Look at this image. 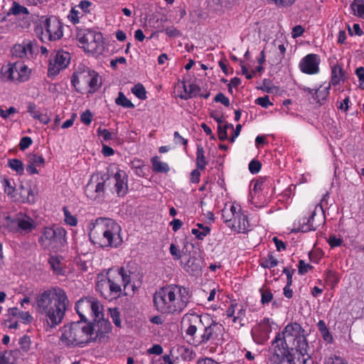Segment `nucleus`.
Segmentation results:
<instances>
[{
	"mask_svg": "<svg viewBox=\"0 0 364 364\" xmlns=\"http://www.w3.org/2000/svg\"><path fill=\"white\" fill-rule=\"evenodd\" d=\"M234 129V126L232 124H226L225 122H219L218 126V137L220 140L223 141L228 138V129Z\"/></svg>",
	"mask_w": 364,
	"mask_h": 364,
	"instance_id": "nucleus-39",
	"label": "nucleus"
},
{
	"mask_svg": "<svg viewBox=\"0 0 364 364\" xmlns=\"http://www.w3.org/2000/svg\"><path fill=\"white\" fill-rule=\"evenodd\" d=\"M183 89L184 92L180 95V97L183 100H188L196 96L200 92L199 86L193 83L184 84Z\"/></svg>",
	"mask_w": 364,
	"mask_h": 364,
	"instance_id": "nucleus-32",
	"label": "nucleus"
},
{
	"mask_svg": "<svg viewBox=\"0 0 364 364\" xmlns=\"http://www.w3.org/2000/svg\"><path fill=\"white\" fill-rule=\"evenodd\" d=\"M261 292V303L263 305L269 304L273 299V294L268 289L260 290Z\"/></svg>",
	"mask_w": 364,
	"mask_h": 364,
	"instance_id": "nucleus-48",
	"label": "nucleus"
},
{
	"mask_svg": "<svg viewBox=\"0 0 364 364\" xmlns=\"http://www.w3.org/2000/svg\"><path fill=\"white\" fill-rule=\"evenodd\" d=\"M91 241L103 247L117 248L123 242L121 226L113 219L99 218L87 225Z\"/></svg>",
	"mask_w": 364,
	"mask_h": 364,
	"instance_id": "nucleus-5",
	"label": "nucleus"
},
{
	"mask_svg": "<svg viewBox=\"0 0 364 364\" xmlns=\"http://www.w3.org/2000/svg\"><path fill=\"white\" fill-rule=\"evenodd\" d=\"M79 9L77 6L72 8L68 16L69 21L74 24L78 23L80 18L83 16V13Z\"/></svg>",
	"mask_w": 364,
	"mask_h": 364,
	"instance_id": "nucleus-45",
	"label": "nucleus"
},
{
	"mask_svg": "<svg viewBox=\"0 0 364 364\" xmlns=\"http://www.w3.org/2000/svg\"><path fill=\"white\" fill-rule=\"evenodd\" d=\"M71 83L77 90L87 87L89 93H94L101 87L102 79L96 71L79 65L72 76Z\"/></svg>",
	"mask_w": 364,
	"mask_h": 364,
	"instance_id": "nucleus-8",
	"label": "nucleus"
},
{
	"mask_svg": "<svg viewBox=\"0 0 364 364\" xmlns=\"http://www.w3.org/2000/svg\"><path fill=\"white\" fill-rule=\"evenodd\" d=\"M31 338L28 336H23L19 339V345L21 347V352L27 353L31 348Z\"/></svg>",
	"mask_w": 364,
	"mask_h": 364,
	"instance_id": "nucleus-47",
	"label": "nucleus"
},
{
	"mask_svg": "<svg viewBox=\"0 0 364 364\" xmlns=\"http://www.w3.org/2000/svg\"><path fill=\"white\" fill-rule=\"evenodd\" d=\"M65 223L70 226L75 227L77 225V218L71 214L67 207L63 208Z\"/></svg>",
	"mask_w": 364,
	"mask_h": 364,
	"instance_id": "nucleus-43",
	"label": "nucleus"
},
{
	"mask_svg": "<svg viewBox=\"0 0 364 364\" xmlns=\"http://www.w3.org/2000/svg\"><path fill=\"white\" fill-rule=\"evenodd\" d=\"M77 41L85 52L100 55L105 50L103 36L100 32L88 29L79 31Z\"/></svg>",
	"mask_w": 364,
	"mask_h": 364,
	"instance_id": "nucleus-9",
	"label": "nucleus"
},
{
	"mask_svg": "<svg viewBox=\"0 0 364 364\" xmlns=\"http://www.w3.org/2000/svg\"><path fill=\"white\" fill-rule=\"evenodd\" d=\"M132 92L139 100H144L146 99V89L144 86L141 83L135 85L132 88Z\"/></svg>",
	"mask_w": 364,
	"mask_h": 364,
	"instance_id": "nucleus-44",
	"label": "nucleus"
},
{
	"mask_svg": "<svg viewBox=\"0 0 364 364\" xmlns=\"http://www.w3.org/2000/svg\"><path fill=\"white\" fill-rule=\"evenodd\" d=\"M18 110L14 107H10L8 109H3L0 108V117L4 119H7L10 115L17 113Z\"/></svg>",
	"mask_w": 364,
	"mask_h": 364,
	"instance_id": "nucleus-59",
	"label": "nucleus"
},
{
	"mask_svg": "<svg viewBox=\"0 0 364 364\" xmlns=\"http://www.w3.org/2000/svg\"><path fill=\"white\" fill-rule=\"evenodd\" d=\"M25 14L28 15L29 11L25 6H23L20 5L18 3L14 1L11 7L10 8L9 11H8L6 16H9L11 14H13L14 16H17L19 14Z\"/></svg>",
	"mask_w": 364,
	"mask_h": 364,
	"instance_id": "nucleus-40",
	"label": "nucleus"
},
{
	"mask_svg": "<svg viewBox=\"0 0 364 364\" xmlns=\"http://www.w3.org/2000/svg\"><path fill=\"white\" fill-rule=\"evenodd\" d=\"M259 264L263 268L271 269L278 264V261L272 254H268L260 259Z\"/></svg>",
	"mask_w": 364,
	"mask_h": 364,
	"instance_id": "nucleus-38",
	"label": "nucleus"
},
{
	"mask_svg": "<svg viewBox=\"0 0 364 364\" xmlns=\"http://www.w3.org/2000/svg\"><path fill=\"white\" fill-rule=\"evenodd\" d=\"M21 356L22 353L18 349L5 350L0 353V364H14Z\"/></svg>",
	"mask_w": 364,
	"mask_h": 364,
	"instance_id": "nucleus-26",
	"label": "nucleus"
},
{
	"mask_svg": "<svg viewBox=\"0 0 364 364\" xmlns=\"http://www.w3.org/2000/svg\"><path fill=\"white\" fill-rule=\"evenodd\" d=\"M1 183L5 193L14 198L15 196L16 186L14 179H9L7 178H3L1 179Z\"/></svg>",
	"mask_w": 364,
	"mask_h": 364,
	"instance_id": "nucleus-33",
	"label": "nucleus"
},
{
	"mask_svg": "<svg viewBox=\"0 0 364 364\" xmlns=\"http://www.w3.org/2000/svg\"><path fill=\"white\" fill-rule=\"evenodd\" d=\"M324 364H350L343 357L338 355H331L325 358Z\"/></svg>",
	"mask_w": 364,
	"mask_h": 364,
	"instance_id": "nucleus-46",
	"label": "nucleus"
},
{
	"mask_svg": "<svg viewBox=\"0 0 364 364\" xmlns=\"http://www.w3.org/2000/svg\"><path fill=\"white\" fill-rule=\"evenodd\" d=\"M91 6L92 2L90 1L84 0L81 1L77 6L83 14H88L90 12Z\"/></svg>",
	"mask_w": 364,
	"mask_h": 364,
	"instance_id": "nucleus-57",
	"label": "nucleus"
},
{
	"mask_svg": "<svg viewBox=\"0 0 364 364\" xmlns=\"http://www.w3.org/2000/svg\"><path fill=\"white\" fill-rule=\"evenodd\" d=\"M134 287L131 272L123 267L109 269L106 274H101L97 277L96 290L109 301L133 293Z\"/></svg>",
	"mask_w": 364,
	"mask_h": 364,
	"instance_id": "nucleus-4",
	"label": "nucleus"
},
{
	"mask_svg": "<svg viewBox=\"0 0 364 364\" xmlns=\"http://www.w3.org/2000/svg\"><path fill=\"white\" fill-rule=\"evenodd\" d=\"M255 103L258 105L264 108H267L269 106L272 105L273 104L269 101V97L268 95H265L264 97H258L255 100Z\"/></svg>",
	"mask_w": 364,
	"mask_h": 364,
	"instance_id": "nucleus-54",
	"label": "nucleus"
},
{
	"mask_svg": "<svg viewBox=\"0 0 364 364\" xmlns=\"http://www.w3.org/2000/svg\"><path fill=\"white\" fill-rule=\"evenodd\" d=\"M9 167L14 171L18 175H23L24 172V166L23 162L17 159H11L8 161Z\"/></svg>",
	"mask_w": 364,
	"mask_h": 364,
	"instance_id": "nucleus-37",
	"label": "nucleus"
},
{
	"mask_svg": "<svg viewBox=\"0 0 364 364\" xmlns=\"http://www.w3.org/2000/svg\"><path fill=\"white\" fill-rule=\"evenodd\" d=\"M215 102H220L225 107H229L230 100L223 93L217 94L214 98Z\"/></svg>",
	"mask_w": 364,
	"mask_h": 364,
	"instance_id": "nucleus-58",
	"label": "nucleus"
},
{
	"mask_svg": "<svg viewBox=\"0 0 364 364\" xmlns=\"http://www.w3.org/2000/svg\"><path fill=\"white\" fill-rule=\"evenodd\" d=\"M269 3L274 4L277 6L287 7L292 5L295 0H267Z\"/></svg>",
	"mask_w": 364,
	"mask_h": 364,
	"instance_id": "nucleus-56",
	"label": "nucleus"
},
{
	"mask_svg": "<svg viewBox=\"0 0 364 364\" xmlns=\"http://www.w3.org/2000/svg\"><path fill=\"white\" fill-rule=\"evenodd\" d=\"M97 134L103 139L104 141H107L116 138V134L110 132L106 129L99 128L97 129Z\"/></svg>",
	"mask_w": 364,
	"mask_h": 364,
	"instance_id": "nucleus-49",
	"label": "nucleus"
},
{
	"mask_svg": "<svg viewBox=\"0 0 364 364\" xmlns=\"http://www.w3.org/2000/svg\"><path fill=\"white\" fill-rule=\"evenodd\" d=\"M7 228L10 232L28 234L37 227V223L31 216L20 213L14 219L6 218Z\"/></svg>",
	"mask_w": 364,
	"mask_h": 364,
	"instance_id": "nucleus-14",
	"label": "nucleus"
},
{
	"mask_svg": "<svg viewBox=\"0 0 364 364\" xmlns=\"http://www.w3.org/2000/svg\"><path fill=\"white\" fill-rule=\"evenodd\" d=\"M196 166L200 170L205 169L208 162L205 157V151L201 145L197 146L196 151Z\"/></svg>",
	"mask_w": 364,
	"mask_h": 364,
	"instance_id": "nucleus-36",
	"label": "nucleus"
},
{
	"mask_svg": "<svg viewBox=\"0 0 364 364\" xmlns=\"http://www.w3.org/2000/svg\"><path fill=\"white\" fill-rule=\"evenodd\" d=\"M75 311L81 321L100 318L103 316L104 307L94 297H85L80 299L75 304Z\"/></svg>",
	"mask_w": 364,
	"mask_h": 364,
	"instance_id": "nucleus-11",
	"label": "nucleus"
},
{
	"mask_svg": "<svg viewBox=\"0 0 364 364\" xmlns=\"http://www.w3.org/2000/svg\"><path fill=\"white\" fill-rule=\"evenodd\" d=\"M208 315L201 316L193 311L185 314L181 321V328L184 330L186 336L195 340L197 338V332L200 331L205 321H208Z\"/></svg>",
	"mask_w": 364,
	"mask_h": 364,
	"instance_id": "nucleus-13",
	"label": "nucleus"
},
{
	"mask_svg": "<svg viewBox=\"0 0 364 364\" xmlns=\"http://www.w3.org/2000/svg\"><path fill=\"white\" fill-rule=\"evenodd\" d=\"M169 250L174 259H179L181 257V251L175 244H171Z\"/></svg>",
	"mask_w": 364,
	"mask_h": 364,
	"instance_id": "nucleus-62",
	"label": "nucleus"
},
{
	"mask_svg": "<svg viewBox=\"0 0 364 364\" xmlns=\"http://www.w3.org/2000/svg\"><path fill=\"white\" fill-rule=\"evenodd\" d=\"M289 348H294L301 355L308 353L309 344L306 331L298 323H288L277 333L272 343V364H290Z\"/></svg>",
	"mask_w": 364,
	"mask_h": 364,
	"instance_id": "nucleus-1",
	"label": "nucleus"
},
{
	"mask_svg": "<svg viewBox=\"0 0 364 364\" xmlns=\"http://www.w3.org/2000/svg\"><path fill=\"white\" fill-rule=\"evenodd\" d=\"M49 263L52 269L58 274L61 273L62 267L58 257L52 256L49 259Z\"/></svg>",
	"mask_w": 364,
	"mask_h": 364,
	"instance_id": "nucleus-52",
	"label": "nucleus"
},
{
	"mask_svg": "<svg viewBox=\"0 0 364 364\" xmlns=\"http://www.w3.org/2000/svg\"><path fill=\"white\" fill-rule=\"evenodd\" d=\"M183 268L191 274L198 273L200 271V265L198 259L193 257H189L186 262L181 261Z\"/></svg>",
	"mask_w": 364,
	"mask_h": 364,
	"instance_id": "nucleus-30",
	"label": "nucleus"
},
{
	"mask_svg": "<svg viewBox=\"0 0 364 364\" xmlns=\"http://www.w3.org/2000/svg\"><path fill=\"white\" fill-rule=\"evenodd\" d=\"M41 39L49 41L59 40L63 35V26L60 21L55 17L46 18L41 28Z\"/></svg>",
	"mask_w": 364,
	"mask_h": 364,
	"instance_id": "nucleus-16",
	"label": "nucleus"
},
{
	"mask_svg": "<svg viewBox=\"0 0 364 364\" xmlns=\"http://www.w3.org/2000/svg\"><path fill=\"white\" fill-rule=\"evenodd\" d=\"M226 316L229 318H232L234 323H238L242 326H243L242 321L246 316V306L242 303L237 302L236 300H232L226 310Z\"/></svg>",
	"mask_w": 364,
	"mask_h": 364,
	"instance_id": "nucleus-22",
	"label": "nucleus"
},
{
	"mask_svg": "<svg viewBox=\"0 0 364 364\" xmlns=\"http://www.w3.org/2000/svg\"><path fill=\"white\" fill-rule=\"evenodd\" d=\"M317 326L323 339L328 343H332L333 341V336L327 328L324 321L320 320L317 323Z\"/></svg>",
	"mask_w": 364,
	"mask_h": 364,
	"instance_id": "nucleus-35",
	"label": "nucleus"
},
{
	"mask_svg": "<svg viewBox=\"0 0 364 364\" xmlns=\"http://www.w3.org/2000/svg\"><path fill=\"white\" fill-rule=\"evenodd\" d=\"M93 340V329L89 324L74 322L60 328V341L67 347L82 348Z\"/></svg>",
	"mask_w": 364,
	"mask_h": 364,
	"instance_id": "nucleus-6",
	"label": "nucleus"
},
{
	"mask_svg": "<svg viewBox=\"0 0 364 364\" xmlns=\"http://www.w3.org/2000/svg\"><path fill=\"white\" fill-rule=\"evenodd\" d=\"M222 328L221 324L213 321L208 316V321H205V324L194 341L197 344L206 343L213 338L214 336H218V333L221 332Z\"/></svg>",
	"mask_w": 364,
	"mask_h": 364,
	"instance_id": "nucleus-19",
	"label": "nucleus"
},
{
	"mask_svg": "<svg viewBox=\"0 0 364 364\" xmlns=\"http://www.w3.org/2000/svg\"><path fill=\"white\" fill-rule=\"evenodd\" d=\"M330 89V83L325 82L320 85L319 87L315 90L309 87L304 88V90L307 94L311 95L317 103L321 105L324 102L328 96Z\"/></svg>",
	"mask_w": 364,
	"mask_h": 364,
	"instance_id": "nucleus-24",
	"label": "nucleus"
},
{
	"mask_svg": "<svg viewBox=\"0 0 364 364\" xmlns=\"http://www.w3.org/2000/svg\"><path fill=\"white\" fill-rule=\"evenodd\" d=\"M210 228L204 225L202 223H197L191 230V233L195 237L199 240H203L207 235L210 233Z\"/></svg>",
	"mask_w": 364,
	"mask_h": 364,
	"instance_id": "nucleus-31",
	"label": "nucleus"
},
{
	"mask_svg": "<svg viewBox=\"0 0 364 364\" xmlns=\"http://www.w3.org/2000/svg\"><path fill=\"white\" fill-rule=\"evenodd\" d=\"M18 318L23 323H31L33 318L31 316V314L28 311H21V313H19V315Z\"/></svg>",
	"mask_w": 364,
	"mask_h": 364,
	"instance_id": "nucleus-55",
	"label": "nucleus"
},
{
	"mask_svg": "<svg viewBox=\"0 0 364 364\" xmlns=\"http://www.w3.org/2000/svg\"><path fill=\"white\" fill-rule=\"evenodd\" d=\"M321 58L317 54L309 53L301 59L299 63L300 71L304 74L313 75L320 72Z\"/></svg>",
	"mask_w": 364,
	"mask_h": 364,
	"instance_id": "nucleus-21",
	"label": "nucleus"
},
{
	"mask_svg": "<svg viewBox=\"0 0 364 364\" xmlns=\"http://www.w3.org/2000/svg\"><path fill=\"white\" fill-rule=\"evenodd\" d=\"M32 144V140L29 136H23L21 138L19 146L21 150H24L27 149Z\"/></svg>",
	"mask_w": 364,
	"mask_h": 364,
	"instance_id": "nucleus-64",
	"label": "nucleus"
},
{
	"mask_svg": "<svg viewBox=\"0 0 364 364\" xmlns=\"http://www.w3.org/2000/svg\"><path fill=\"white\" fill-rule=\"evenodd\" d=\"M150 161L154 172L166 173L170 171L169 165L166 162L162 161L158 156L151 157Z\"/></svg>",
	"mask_w": 364,
	"mask_h": 364,
	"instance_id": "nucleus-28",
	"label": "nucleus"
},
{
	"mask_svg": "<svg viewBox=\"0 0 364 364\" xmlns=\"http://www.w3.org/2000/svg\"><path fill=\"white\" fill-rule=\"evenodd\" d=\"M109 312L110 317L113 321V323L115 324L116 326L120 327L121 326V319H120V314L119 311L117 308L113 309H109Z\"/></svg>",
	"mask_w": 364,
	"mask_h": 364,
	"instance_id": "nucleus-50",
	"label": "nucleus"
},
{
	"mask_svg": "<svg viewBox=\"0 0 364 364\" xmlns=\"http://www.w3.org/2000/svg\"><path fill=\"white\" fill-rule=\"evenodd\" d=\"M28 161H29L33 165H35L37 167H38L44 164L45 159L42 156L37 154H31L28 157Z\"/></svg>",
	"mask_w": 364,
	"mask_h": 364,
	"instance_id": "nucleus-51",
	"label": "nucleus"
},
{
	"mask_svg": "<svg viewBox=\"0 0 364 364\" xmlns=\"http://www.w3.org/2000/svg\"><path fill=\"white\" fill-rule=\"evenodd\" d=\"M80 119L82 123H84L86 125H89L92 120V113L89 110H86L85 112L81 114Z\"/></svg>",
	"mask_w": 364,
	"mask_h": 364,
	"instance_id": "nucleus-60",
	"label": "nucleus"
},
{
	"mask_svg": "<svg viewBox=\"0 0 364 364\" xmlns=\"http://www.w3.org/2000/svg\"><path fill=\"white\" fill-rule=\"evenodd\" d=\"M115 103L125 108L134 107V105L122 92H119L118 97L115 99Z\"/></svg>",
	"mask_w": 364,
	"mask_h": 364,
	"instance_id": "nucleus-42",
	"label": "nucleus"
},
{
	"mask_svg": "<svg viewBox=\"0 0 364 364\" xmlns=\"http://www.w3.org/2000/svg\"><path fill=\"white\" fill-rule=\"evenodd\" d=\"M115 191L118 196H124L127 193V176L122 170L117 171L112 177Z\"/></svg>",
	"mask_w": 364,
	"mask_h": 364,
	"instance_id": "nucleus-23",
	"label": "nucleus"
},
{
	"mask_svg": "<svg viewBox=\"0 0 364 364\" xmlns=\"http://www.w3.org/2000/svg\"><path fill=\"white\" fill-rule=\"evenodd\" d=\"M248 201L257 208H262L267 205L268 188L264 181L257 180L252 182Z\"/></svg>",
	"mask_w": 364,
	"mask_h": 364,
	"instance_id": "nucleus-15",
	"label": "nucleus"
},
{
	"mask_svg": "<svg viewBox=\"0 0 364 364\" xmlns=\"http://www.w3.org/2000/svg\"><path fill=\"white\" fill-rule=\"evenodd\" d=\"M66 235V230L62 227H45L42 230L38 242L46 249L55 250L65 243Z\"/></svg>",
	"mask_w": 364,
	"mask_h": 364,
	"instance_id": "nucleus-10",
	"label": "nucleus"
},
{
	"mask_svg": "<svg viewBox=\"0 0 364 364\" xmlns=\"http://www.w3.org/2000/svg\"><path fill=\"white\" fill-rule=\"evenodd\" d=\"M20 194L22 202L34 203L38 195V191L31 187L24 188L23 186H21Z\"/></svg>",
	"mask_w": 364,
	"mask_h": 364,
	"instance_id": "nucleus-29",
	"label": "nucleus"
},
{
	"mask_svg": "<svg viewBox=\"0 0 364 364\" xmlns=\"http://www.w3.org/2000/svg\"><path fill=\"white\" fill-rule=\"evenodd\" d=\"M3 77L9 80L24 82L30 79L31 69L23 62L10 63L1 68Z\"/></svg>",
	"mask_w": 364,
	"mask_h": 364,
	"instance_id": "nucleus-12",
	"label": "nucleus"
},
{
	"mask_svg": "<svg viewBox=\"0 0 364 364\" xmlns=\"http://www.w3.org/2000/svg\"><path fill=\"white\" fill-rule=\"evenodd\" d=\"M351 8L355 15L364 18V1L363 0H354Z\"/></svg>",
	"mask_w": 364,
	"mask_h": 364,
	"instance_id": "nucleus-41",
	"label": "nucleus"
},
{
	"mask_svg": "<svg viewBox=\"0 0 364 364\" xmlns=\"http://www.w3.org/2000/svg\"><path fill=\"white\" fill-rule=\"evenodd\" d=\"M69 304L66 292L58 287L46 289L36 297V311L49 328H55L63 321Z\"/></svg>",
	"mask_w": 364,
	"mask_h": 364,
	"instance_id": "nucleus-2",
	"label": "nucleus"
},
{
	"mask_svg": "<svg viewBox=\"0 0 364 364\" xmlns=\"http://www.w3.org/2000/svg\"><path fill=\"white\" fill-rule=\"evenodd\" d=\"M192 293L188 288L181 285L165 286L154 295V304L156 309L166 315L181 314L188 306Z\"/></svg>",
	"mask_w": 364,
	"mask_h": 364,
	"instance_id": "nucleus-3",
	"label": "nucleus"
},
{
	"mask_svg": "<svg viewBox=\"0 0 364 364\" xmlns=\"http://www.w3.org/2000/svg\"><path fill=\"white\" fill-rule=\"evenodd\" d=\"M222 218L226 226L235 232L245 233L250 230L247 215L237 203H226L222 210Z\"/></svg>",
	"mask_w": 364,
	"mask_h": 364,
	"instance_id": "nucleus-7",
	"label": "nucleus"
},
{
	"mask_svg": "<svg viewBox=\"0 0 364 364\" xmlns=\"http://www.w3.org/2000/svg\"><path fill=\"white\" fill-rule=\"evenodd\" d=\"M27 112L33 118L38 119L43 124H48L50 122V117L46 113L43 114L37 110L36 105L33 102H29L28 104Z\"/></svg>",
	"mask_w": 364,
	"mask_h": 364,
	"instance_id": "nucleus-27",
	"label": "nucleus"
},
{
	"mask_svg": "<svg viewBox=\"0 0 364 364\" xmlns=\"http://www.w3.org/2000/svg\"><path fill=\"white\" fill-rule=\"evenodd\" d=\"M261 168V164L257 161H251L249 164V170L250 171L253 173H257Z\"/></svg>",
	"mask_w": 364,
	"mask_h": 364,
	"instance_id": "nucleus-61",
	"label": "nucleus"
},
{
	"mask_svg": "<svg viewBox=\"0 0 364 364\" xmlns=\"http://www.w3.org/2000/svg\"><path fill=\"white\" fill-rule=\"evenodd\" d=\"M349 33L350 35H356L358 36H361L363 33L360 26L358 23H354L352 28H348Z\"/></svg>",
	"mask_w": 364,
	"mask_h": 364,
	"instance_id": "nucleus-63",
	"label": "nucleus"
},
{
	"mask_svg": "<svg viewBox=\"0 0 364 364\" xmlns=\"http://www.w3.org/2000/svg\"><path fill=\"white\" fill-rule=\"evenodd\" d=\"M103 317L104 315L100 318H94L92 319L94 321L93 325L89 324L93 329V339L108 333L111 329L110 323L107 320L104 319Z\"/></svg>",
	"mask_w": 364,
	"mask_h": 364,
	"instance_id": "nucleus-25",
	"label": "nucleus"
},
{
	"mask_svg": "<svg viewBox=\"0 0 364 364\" xmlns=\"http://www.w3.org/2000/svg\"><path fill=\"white\" fill-rule=\"evenodd\" d=\"M343 80V72L341 65L336 64L331 68V83L334 85Z\"/></svg>",
	"mask_w": 364,
	"mask_h": 364,
	"instance_id": "nucleus-34",
	"label": "nucleus"
},
{
	"mask_svg": "<svg viewBox=\"0 0 364 364\" xmlns=\"http://www.w3.org/2000/svg\"><path fill=\"white\" fill-rule=\"evenodd\" d=\"M70 63V54L63 50H58L50 59L48 75L55 76L62 70L65 69Z\"/></svg>",
	"mask_w": 364,
	"mask_h": 364,
	"instance_id": "nucleus-18",
	"label": "nucleus"
},
{
	"mask_svg": "<svg viewBox=\"0 0 364 364\" xmlns=\"http://www.w3.org/2000/svg\"><path fill=\"white\" fill-rule=\"evenodd\" d=\"M328 243L331 248H335L338 247H341L343 240L341 237H337L336 235H331L328 240Z\"/></svg>",
	"mask_w": 364,
	"mask_h": 364,
	"instance_id": "nucleus-53",
	"label": "nucleus"
},
{
	"mask_svg": "<svg viewBox=\"0 0 364 364\" xmlns=\"http://www.w3.org/2000/svg\"><path fill=\"white\" fill-rule=\"evenodd\" d=\"M38 46L34 41L26 40L14 46L13 55L22 59H31L38 52Z\"/></svg>",
	"mask_w": 364,
	"mask_h": 364,
	"instance_id": "nucleus-20",
	"label": "nucleus"
},
{
	"mask_svg": "<svg viewBox=\"0 0 364 364\" xmlns=\"http://www.w3.org/2000/svg\"><path fill=\"white\" fill-rule=\"evenodd\" d=\"M105 179L100 174H93L85 188V193L91 200H101L105 193Z\"/></svg>",
	"mask_w": 364,
	"mask_h": 364,
	"instance_id": "nucleus-17",
	"label": "nucleus"
}]
</instances>
